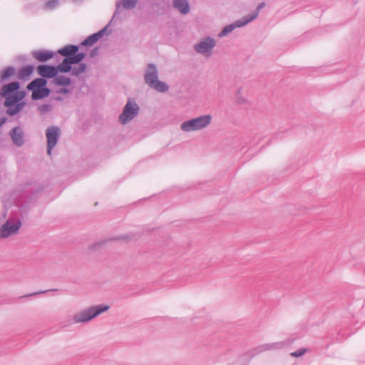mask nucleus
<instances>
[{
  "mask_svg": "<svg viewBox=\"0 0 365 365\" xmlns=\"http://www.w3.org/2000/svg\"><path fill=\"white\" fill-rule=\"evenodd\" d=\"M144 80L149 87L152 86L158 80V71L155 64L150 63L147 66Z\"/></svg>",
  "mask_w": 365,
  "mask_h": 365,
  "instance_id": "0eeeda50",
  "label": "nucleus"
},
{
  "mask_svg": "<svg viewBox=\"0 0 365 365\" xmlns=\"http://www.w3.org/2000/svg\"><path fill=\"white\" fill-rule=\"evenodd\" d=\"M25 102H20L17 104H15V106H12L11 107L6 106L7 108L6 114L10 116H14L16 115L18 113H19L25 106Z\"/></svg>",
  "mask_w": 365,
  "mask_h": 365,
  "instance_id": "412c9836",
  "label": "nucleus"
},
{
  "mask_svg": "<svg viewBox=\"0 0 365 365\" xmlns=\"http://www.w3.org/2000/svg\"><path fill=\"white\" fill-rule=\"evenodd\" d=\"M4 97L6 98L4 103L5 106L11 107L12 106H15V104L19 103L16 99V97H15L14 94L9 95Z\"/></svg>",
  "mask_w": 365,
  "mask_h": 365,
  "instance_id": "c85d7f7f",
  "label": "nucleus"
},
{
  "mask_svg": "<svg viewBox=\"0 0 365 365\" xmlns=\"http://www.w3.org/2000/svg\"><path fill=\"white\" fill-rule=\"evenodd\" d=\"M66 58L68 60V62L71 63V65L80 63L78 59L77 58V56L76 55V53L73 54V56H70L67 57Z\"/></svg>",
  "mask_w": 365,
  "mask_h": 365,
  "instance_id": "2f4dec72",
  "label": "nucleus"
},
{
  "mask_svg": "<svg viewBox=\"0 0 365 365\" xmlns=\"http://www.w3.org/2000/svg\"><path fill=\"white\" fill-rule=\"evenodd\" d=\"M68 91L67 88H61V93H66Z\"/></svg>",
  "mask_w": 365,
  "mask_h": 365,
  "instance_id": "e433bc0d",
  "label": "nucleus"
},
{
  "mask_svg": "<svg viewBox=\"0 0 365 365\" xmlns=\"http://www.w3.org/2000/svg\"><path fill=\"white\" fill-rule=\"evenodd\" d=\"M212 121V116L210 114L200 115L195 118L190 119L184 121L180 128L185 132H191L199 130L206 128L210 124Z\"/></svg>",
  "mask_w": 365,
  "mask_h": 365,
  "instance_id": "f03ea898",
  "label": "nucleus"
},
{
  "mask_svg": "<svg viewBox=\"0 0 365 365\" xmlns=\"http://www.w3.org/2000/svg\"><path fill=\"white\" fill-rule=\"evenodd\" d=\"M44 292H46V291L40 292H38V293H32V294H30L29 296H33V295L38 294V293H44Z\"/></svg>",
  "mask_w": 365,
  "mask_h": 365,
  "instance_id": "58836bf2",
  "label": "nucleus"
},
{
  "mask_svg": "<svg viewBox=\"0 0 365 365\" xmlns=\"http://www.w3.org/2000/svg\"><path fill=\"white\" fill-rule=\"evenodd\" d=\"M50 94V89L43 86V88L34 91L31 94V98L33 100H39L48 96Z\"/></svg>",
  "mask_w": 365,
  "mask_h": 365,
  "instance_id": "6ab92c4d",
  "label": "nucleus"
},
{
  "mask_svg": "<svg viewBox=\"0 0 365 365\" xmlns=\"http://www.w3.org/2000/svg\"><path fill=\"white\" fill-rule=\"evenodd\" d=\"M248 24V21H246L244 16L240 19L235 21L234 23L227 25L219 34L220 37L227 36L228 34L232 32L235 29L244 26Z\"/></svg>",
  "mask_w": 365,
  "mask_h": 365,
  "instance_id": "9d476101",
  "label": "nucleus"
},
{
  "mask_svg": "<svg viewBox=\"0 0 365 365\" xmlns=\"http://www.w3.org/2000/svg\"><path fill=\"white\" fill-rule=\"evenodd\" d=\"M38 73L44 78H54L58 73V69L54 66H48L41 64L37 67Z\"/></svg>",
  "mask_w": 365,
  "mask_h": 365,
  "instance_id": "1a4fd4ad",
  "label": "nucleus"
},
{
  "mask_svg": "<svg viewBox=\"0 0 365 365\" xmlns=\"http://www.w3.org/2000/svg\"><path fill=\"white\" fill-rule=\"evenodd\" d=\"M34 67L33 66H26L19 69L18 72V77L20 79L28 78L30 75L33 73Z\"/></svg>",
  "mask_w": 365,
  "mask_h": 365,
  "instance_id": "4be33fe9",
  "label": "nucleus"
},
{
  "mask_svg": "<svg viewBox=\"0 0 365 365\" xmlns=\"http://www.w3.org/2000/svg\"><path fill=\"white\" fill-rule=\"evenodd\" d=\"M38 110L41 114H44L52 110V106L48 103L42 104L38 106Z\"/></svg>",
  "mask_w": 365,
  "mask_h": 365,
  "instance_id": "c756f323",
  "label": "nucleus"
},
{
  "mask_svg": "<svg viewBox=\"0 0 365 365\" xmlns=\"http://www.w3.org/2000/svg\"><path fill=\"white\" fill-rule=\"evenodd\" d=\"M20 88V84L17 81H14L9 83L6 85H4L1 89V95L2 96H6L9 95H11L15 93V91H18Z\"/></svg>",
  "mask_w": 365,
  "mask_h": 365,
  "instance_id": "dca6fc26",
  "label": "nucleus"
},
{
  "mask_svg": "<svg viewBox=\"0 0 365 365\" xmlns=\"http://www.w3.org/2000/svg\"><path fill=\"white\" fill-rule=\"evenodd\" d=\"M216 46V41L211 36H207L195 44V51L206 58L212 55V50Z\"/></svg>",
  "mask_w": 365,
  "mask_h": 365,
  "instance_id": "7ed1b4c3",
  "label": "nucleus"
},
{
  "mask_svg": "<svg viewBox=\"0 0 365 365\" xmlns=\"http://www.w3.org/2000/svg\"><path fill=\"white\" fill-rule=\"evenodd\" d=\"M21 226V222L19 220H7L0 227V238H7L16 234Z\"/></svg>",
  "mask_w": 365,
  "mask_h": 365,
  "instance_id": "423d86ee",
  "label": "nucleus"
},
{
  "mask_svg": "<svg viewBox=\"0 0 365 365\" xmlns=\"http://www.w3.org/2000/svg\"><path fill=\"white\" fill-rule=\"evenodd\" d=\"M19 102H22L21 101L26 96V92L24 91H16L14 93H13Z\"/></svg>",
  "mask_w": 365,
  "mask_h": 365,
  "instance_id": "7c9ffc66",
  "label": "nucleus"
},
{
  "mask_svg": "<svg viewBox=\"0 0 365 365\" xmlns=\"http://www.w3.org/2000/svg\"><path fill=\"white\" fill-rule=\"evenodd\" d=\"M61 136V129L56 125H52L46 130L47 139V153L50 155L52 149L56 145Z\"/></svg>",
  "mask_w": 365,
  "mask_h": 365,
  "instance_id": "39448f33",
  "label": "nucleus"
},
{
  "mask_svg": "<svg viewBox=\"0 0 365 365\" xmlns=\"http://www.w3.org/2000/svg\"><path fill=\"white\" fill-rule=\"evenodd\" d=\"M173 6L182 15L187 14L190 10L187 0H173Z\"/></svg>",
  "mask_w": 365,
  "mask_h": 365,
  "instance_id": "2eb2a0df",
  "label": "nucleus"
},
{
  "mask_svg": "<svg viewBox=\"0 0 365 365\" xmlns=\"http://www.w3.org/2000/svg\"><path fill=\"white\" fill-rule=\"evenodd\" d=\"M9 136L11 137L14 145L17 147H21L25 143L24 130L19 126L13 128L9 131Z\"/></svg>",
  "mask_w": 365,
  "mask_h": 365,
  "instance_id": "6e6552de",
  "label": "nucleus"
},
{
  "mask_svg": "<svg viewBox=\"0 0 365 365\" xmlns=\"http://www.w3.org/2000/svg\"><path fill=\"white\" fill-rule=\"evenodd\" d=\"M150 88H154L158 92L165 93L169 90L168 85L161 81L158 80Z\"/></svg>",
  "mask_w": 365,
  "mask_h": 365,
  "instance_id": "5701e85b",
  "label": "nucleus"
},
{
  "mask_svg": "<svg viewBox=\"0 0 365 365\" xmlns=\"http://www.w3.org/2000/svg\"><path fill=\"white\" fill-rule=\"evenodd\" d=\"M79 50V46L70 44L67 45L61 49L58 50V53L64 56L65 58H67L70 56H73L76 53H77Z\"/></svg>",
  "mask_w": 365,
  "mask_h": 365,
  "instance_id": "f3484780",
  "label": "nucleus"
},
{
  "mask_svg": "<svg viewBox=\"0 0 365 365\" xmlns=\"http://www.w3.org/2000/svg\"><path fill=\"white\" fill-rule=\"evenodd\" d=\"M138 3V0H121L115 2V11L114 16L120 11V9L122 7L125 10H131L134 9Z\"/></svg>",
  "mask_w": 365,
  "mask_h": 365,
  "instance_id": "4468645a",
  "label": "nucleus"
},
{
  "mask_svg": "<svg viewBox=\"0 0 365 365\" xmlns=\"http://www.w3.org/2000/svg\"><path fill=\"white\" fill-rule=\"evenodd\" d=\"M128 239H130V237L128 235H124V236H121V237H118V240H128Z\"/></svg>",
  "mask_w": 365,
  "mask_h": 365,
  "instance_id": "c9c22d12",
  "label": "nucleus"
},
{
  "mask_svg": "<svg viewBox=\"0 0 365 365\" xmlns=\"http://www.w3.org/2000/svg\"><path fill=\"white\" fill-rule=\"evenodd\" d=\"M44 4L43 9L46 11H52L58 8L61 3L67 0H43Z\"/></svg>",
  "mask_w": 365,
  "mask_h": 365,
  "instance_id": "aec40b11",
  "label": "nucleus"
},
{
  "mask_svg": "<svg viewBox=\"0 0 365 365\" xmlns=\"http://www.w3.org/2000/svg\"><path fill=\"white\" fill-rule=\"evenodd\" d=\"M110 306L101 304L90 307L73 315V319L74 323H86L96 318L103 312L108 311Z\"/></svg>",
  "mask_w": 365,
  "mask_h": 365,
  "instance_id": "f257e3e1",
  "label": "nucleus"
},
{
  "mask_svg": "<svg viewBox=\"0 0 365 365\" xmlns=\"http://www.w3.org/2000/svg\"><path fill=\"white\" fill-rule=\"evenodd\" d=\"M31 54L34 58L40 62H46L54 56L53 52L43 49L33 51Z\"/></svg>",
  "mask_w": 365,
  "mask_h": 365,
  "instance_id": "ddd939ff",
  "label": "nucleus"
},
{
  "mask_svg": "<svg viewBox=\"0 0 365 365\" xmlns=\"http://www.w3.org/2000/svg\"><path fill=\"white\" fill-rule=\"evenodd\" d=\"M86 64L80 63L78 66H73L71 68V75L78 76L86 71Z\"/></svg>",
  "mask_w": 365,
  "mask_h": 365,
  "instance_id": "cd10ccee",
  "label": "nucleus"
},
{
  "mask_svg": "<svg viewBox=\"0 0 365 365\" xmlns=\"http://www.w3.org/2000/svg\"><path fill=\"white\" fill-rule=\"evenodd\" d=\"M15 74V68L13 66H8L1 73V81L8 80L11 76Z\"/></svg>",
  "mask_w": 365,
  "mask_h": 365,
  "instance_id": "a878e982",
  "label": "nucleus"
},
{
  "mask_svg": "<svg viewBox=\"0 0 365 365\" xmlns=\"http://www.w3.org/2000/svg\"><path fill=\"white\" fill-rule=\"evenodd\" d=\"M19 58L21 60H22V61L26 59V57H25V56H19Z\"/></svg>",
  "mask_w": 365,
  "mask_h": 365,
  "instance_id": "ea45409f",
  "label": "nucleus"
},
{
  "mask_svg": "<svg viewBox=\"0 0 365 365\" xmlns=\"http://www.w3.org/2000/svg\"><path fill=\"white\" fill-rule=\"evenodd\" d=\"M287 344H288V343H287L285 341H279V342H274V343H270V344H264L258 346L255 349V351L258 354V353H261V352H263V351H267V350L280 349L285 347Z\"/></svg>",
  "mask_w": 365,
  "mask_h": 365,
  "instance_id": "9b49d317",
  "label": "nucleus"
},
{
  "mask_svg": "<svg viewBox=\"0 0 365 365\" xmlns=\"http://www.w3.org/2000/svg\"><path fill=\"white\" fill-rule=\"evenodd\" d=\"M47 83V81L43 78H38L33 80L30 82L27 86V89L34 92V91H36L46 86Z\"/></svg>",
  "mask_w": 365,
  "mask_h": 365,
  "instance_id": "a211bd4d",
  "label": "nucleus"
},
{
  "mask_svg": "<svg viewBox=\"0 0 365 365\" xmlns=\"http://www.w3.org/2000/svg\"><path fill=\"white\" fill-rule=\"evenodd\" d=\"M106 29L107 26L104 27L99 31L88 36L84 41L81 42V45L83 46L93 45L105 34Z\"/></svg>",
  "mask_w": 365,
  "mask_h": 365,
  "instance_id": "f8f14e48",
  "label": "nucleus"
},
{
  "mask_svg": "<svg viewBox=\"0 0 365 365\" xmlns=\"http://www.w3.org/2000/svg\"><path fill=\"white\" fill-rule=\"evenodd\" d=\"M103 243H104V242H98V243H96V244L93 246V247H96V246H101V245L102 244H103Z\"/></svg>",
  "mask_w": 365,
  "mask_h": 365,
  "instance_id": "4c0bfd02",
  "label": "nucleus"
},
{
  "mask_svg": "<svg viewBox=\"0 0 365 365\" xmlns=\"http://www.w3.org/2000/svg\"><path fill=\"white\" fill-rule=\"evenodd\" d=\"M58 71L62 73H68L71 71L72 66L68 62V60L65 58L62 62L56 66Z\"/></svg>",
  "mask_w": 365,
  "mask_h": 365,
  "instance_id": "b1692460",
  "label": "nucleus"
},
{
  "mask_svg": "<svg viewBox=\"0 0 365 365\" xmlns=\"http://www.w3.org/2000/svg\"><path fill=\"white\" fill-rule=\"evenodd\" d=\"M265 6V3L262 2V3H260L256 10L255 11H253L252 14H248V15H246L244 16V18L245 19L246 21H248V24L250 22H251L252 21L255 20L257 16H258V14H259V11L264 8Z\"/></svg>",
  "mask_w": 365,
  "mask_h": 365,
  "instance_id": "393cba45",
  "label": "nucleus"
},
{
  "mask_svg": "<svg viewBox=\"0 0 365 365\" xmlns=\"http://www.w3.org/2000/svg\"><path fill=\"white\" fill-rule=\"evenodd\" d=\"M140 107L135 102L128 100L119 116L120 123L125 125L134 119L139 113Z\"/></svg>",
  "mask_w": 365,
  "mask_h": 365,
  "instance_id": "20e7f679",
  "label": "nucleus"
},
{
  "mask_svg": "<svg viewBox=\"0 0 365 365\" xmlns=\"http://www.w3.org/2000/svg\"><path fill=\"white\" fill-rule=\"evenodd\" d=\"M306 351L307 350L305 349H300L297 350L294 352L291 353V356H294V357H299V356H302L306 352Z\"/></svg>",
  "mask_w": 365,
  "mask_h": 365,
  "instance_id": "473e14b6",
  "label": "nucleus"
},
{
  "mask_svg": "<svg viewBox=\"0 0 365 365\" xmlns=\"http://www.w3.org/2000/svg\"><path fill=\"white\" fill-rule=\"evenodd\" d=\"M76 55L77 56V58L78 59L79 62L81 63V61L85 58L86 53L83 52H77L76 53Z\"/></svg>",
  "mask_w": 365,
  "mask_h": 365,
  "instance_id": "f704fd0d",
  "label": "nucleus"
},
{
  "mask_svg": "<svg viewBox=\"0 0 365 365\" xmlns=\"http://www.w3.org/2000/svg\"><path fill=\"white\" fill-rule=\"evenodd\" d=\"M98 48L96 47L93 48L89 53L90 58H94L98 53Z\"/></svg>",
  "mask_w": 365,
  "mask_h": 365,
  "instance_id": "72a5a7b5",
  "label": "nucleus"
},
{
  "mask_svg": "<svg viewBox=\"0 0 365 365\" xmlns=\"http://www.w3.org/2000/svg\"><path fill=\"white\" fill-rule=\"evenodd\" d=\"M55 83L58 86H69L71 83V80L64 76H56L54 77Z\"/></svg>",
  "mask_w": 365,
  "mask_h": 365,
  "instance_id": "bb28decb",
  "label": "nucleus"
}]
</instances>
